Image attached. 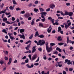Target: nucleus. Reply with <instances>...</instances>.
<instances>
[{"label":"nucleus","mask_w":74,"mask_h":74,"mask_svg":"<svg viewBox=\"0 0 74 74\" xmlns=\"http://www.w3.org/2000/svg\"><path fill=\"white\" fill-rule=\"evenodd\" d=\"M37 56L36 55H35L33 56L31 60H35V59L37 58Z\"/></svg>","instance_id":"nucleus-8"},{"label":"nucleus","mask_w":74,"mask_h":74,"mask_svg":"<svg viewBox=\"0 0 74 74\" xmlns=\"http://www.w3.org/2000/svg\"><path fill=\"white\" fill-rule=\"evenodd\" d=\"M30 42H31V40H29L25 44H29V43H30Z\"/></svg>","instance_id":"nucleus-40"},{"label":"nucleus","mask_w":74,"mask_h":74,"mask_svg":"<svg viewBox=\"0 0 74 74\" xmlns=\"http://www.w3.org/2000/svg\"><path fill=\"white\" fill-rule=\"evenodd\" d=\"M12 2H13V4H17V3H16V1H15V0H13L12 1Z\"/></svg>","instance_id":"nucleus-30"},{"label":"nucleus","mask_w":74,"mask_h":74,"mask_svg":"<svg viewBox=\"0 0 74 74\" xmlns=\"http://www.w3.org/2000/svg\"><path fill=\"white\" fill-rule=\"evenodd\" d=\"M38 11V9H37L36 8L34 9V11L35 12H37V11Z\"/></svg>","instance_id":"nucleus-34"},{"label":"nucleus","mask_w":74,"mask_h":74,"mask_svg":"<svg viewBox=\"0 0 74 74\" xmlns=\"http://www.w3.org/2000/svg\"><path fill=\"white\" fill-rule=\"evenodd\" d=\"M67 64H68V65L71 64V61L70 60H69V61L68 62Z\"/></svg>","instance_id":"nucleus-29"},{"label":"nucleus","mask_w":74,"mask_h":74,"mask_svg":"<svg viewBox=\"0 0 74 74\" xmlns=\"http://www.w3.org/2000/svg\"><path fill=\"white\" fill-rule=\"evenodd\" d=\"M3 41L4 42H7L8 41H7V40H4L3 39V38L2 39Z\"/></svg>","instance_id":"nucleus-37"},{"label":"nucleus","mask_w":74,"mask_h":74,"mask_svg":"<svg viewBox=\"0 0 74 74\" xmlns=\"http://www.w3.org/2000/svg\"><path fill=\"white\" fill-rule=\"evenodd\" d=\"M25 13V11L23 10V11H22L20 12V14H24Z\"/></svg>","instance_id":"nucleus-31"},{"label":"nucleus","mask_w":74,"mask_h":74,"mask_svg":"<svg viewBox=\"0 0 74 74\" xmlns=\"http://www.w3.org/2000/svg\"><path fill=\"white\" fill-rule=\"evenodd\" d=\"M60 13L61 14V15H63V16H64V14L63 13L62 11H61L60 12Z\"/></svg>","instance_id":"nucleus-53"},{"label":"nucleus","mask_w":74,"mask_h":74,"mask_svg":"<svg viewBox=\"0 0 74 74\" xmlns=\"http://www.w3.org/2000/svg\"><path fill=\"white\" fill-rule=\"evenodd\" d=\"M2 32H3V33H5V34H7V30L5 29H3L2 31Z\"/></svg>","instance_id":"nucleus-17"},{"label":"nucleus","mask_w":74,"mask_h":74,"mask_svg":"<svg viewBox=\"0 0 74 74\" xmlns=\"http://www.w3.org/2000/svg\"><path fill=\"white\" fill-rule=\"evenodd\" d=\"M28 57L29 58V60H31V58H32V56L31 55L29 54L28 55Z\"/></svg>","instance_id":"nucleus-47"},{"label":"nucleus","mask_w":74,"mask_h":74,"mask_svg":"<svg viewBox=\"0 0 74 74\" xmlns=\"http://www.w3.org/2000/svg\"><path fill=\"white\" fill-rule=\"evenodd\" d=\"M39 64L38 63H35L34 64V66H38Z\"/></svg>","instance_id":"nucleus-55"},{"label":"nucleus","mask_w":74,"mask_h":74,"mask_svg":"<svg viewBox=\"0 0 74 74\" xmlns=\"http://www.w3.org/2000/svg\"><path fill=\"white\" fill-rule=\"evenodd\" d=\"M31 43L32 42H31L28 45H27V47H25V49L26 50H29V49L30 48V46Z\"/></svg>","instance_id":"nucleus-10"},{"label":"nucleus","mask_w":74,"mask_h":74,"mask_svg":"<svg viewBox=\"0 0 74 74\" xmlns=\"http://www.w3.org/2000/svg\"><path fill=\"white\" fill-rule=\"evenodd\" d=\"M26 66L27 67V68H29V69H30L31 68H32L34 67V64H32L31 66L29 65V64H27Z\"/></svg>","instance_id":"nucleus-7"},{"label":"nucleus","mask_w":74,"mask_h":74,"mask_svg":"<svg viewBox=\"0 0 74 74\" xmlns=\"http://www.w3.org/2000/svg\"><path fill=\"white\" fill-rule=\"evenodd\" d=\"M11 62H12V58H10L9 60V62L8 63V64L10 65L11 63Z\"/></svg>","instance_id":"nucleus-11"},{"label":"nucleus","mask_w":74,"mask_h":74,"mask_svg":"<svg viewBox=\"0 0 74 74\" xmlns=\"http://www.w3.org/2000/svg\"><path fill=\"white\" fill-rule=\"evenodd\" d=\"M43 59L44 60H47V56H45L43 57Z\"/></svg>","instance_id":"nucleus-63"},{"label":"nucleus","mask_w":74,"mask_h":74,"mask_svg":"<svg viewBox=\"0 0 74 74\" xmlns=\"http://www.w3.org/2000/svg\"><path fill=\"white\" fill-rule=\"evenodd\" d=\"M57 40H58V41H61L62 40V38L61 36H58L57 38Z\"/></svg>","instance_id":"nucleus-13"},{"label":"nucleus","mask_w":74,"mask_h":74,"mask_svg":"<svg viewBox=\"0 0 74 74\" xmlns=\"http://www.w3.org/2000/svg\"><path fill=\"white\" fill-rule=\"evenodd\" d=\"M3 22H6L7 21V18L6 17H5L3 18Z\"/></svg>","instance_id":"nucleus-15"},{"label":"nucleus","mask_w":74,"mask_h":74,"mask_svg":"<svg viewBox=\"0 0 74 74\" xmlns=\"http://www.w3.org/2000/svg\"><path fill=\"white\" fill-rule=\"evenodd\" d=\"M8 35L10 36V38L11 39V41H13V40H15V38L14 37L11 36V35H12V33H8Z\"/></svg>","instance_id":"nucleus-3"},{"label":"nucleus","mask_w":74,"mask_h":74,"mask_svg":"<svg viewBox=\"0 0 74 74\" xmlns=\"http://www.w3.org/2000/svg\"><path fill=\"white\" fill-rule=\"evenodd\" d=\"M52 28H51V29H48L47 30V32H48V33H50L51 32V31L52 30Z\"/></svg>","instance_id":"nucleus-25"},{"label":"nucleus","mask_w":74,"mask_h":74,"mask_svg":"<svg viewBox=\"0 0 74 74\" xmlns=\"http://www.w3.org/2000/svg\"><path fill=\"white\" fill-rule=\"evenodd\" d=\"M58 44L59 45H60V46H61V45H63V44H64V43L60 42L58 43Z\"/></svg>","instance_id":"nucleus-32"},{"label":"nucleus","mask_w":74,"mask_h":74,"mask_svg":"<svg viewBox=\"0 0 74 74\" xmlns=\"http://www.w3.org/2000/svg\"><path fill=\"white\" fill-rule=\"evenodd\" d=\"M39 35V34H38V31H37L35 33V35L34 36L35 37H37V36H38Z\"/></svg>","instance_id":"nucleus-26"},{"label":"nucleus","mask_w":74,"mask_h":74,"mask_svg":"<svg viewBox=\"0 0 74 74\" xmlns=\"http://www.w3.org/2000/svg\"><path fill=\"white\" fill-rule=\"evenodd\" d=\"M34 20H35V18H34L31 22L32 25H33L34 24Z\"/></svg>","instance_id":"nucleus-20"},{"label":"nucleus","mask_w":74,"mask_h":74,"mask_svg":"<svg viewBox=\"0 0 74 74\" xmlns=\"http://www.w3.org/2000/svg\"><path fill=\"white\" fill-rule=\"evenodd\" d=\"M24 16H25V18H28L30 16V15L29 13H25Z\"/></svg>","instance_id":"nucleus-6"},{"label":"nucleus","mask_w":74,"mask_h":74,"mask_svg":"<svg viewBox=\"0 0 74 74\" xmlns=\"http://www.w3.org/2000/svg\"><path fill=\"white\" fill-rule=\"evenodd\" d=\"M45 45H46V50L47 51V52L49 53V46H48V42H46Z\"/></svg>","instance_id":"nucleus-4"},{"label":"nucleus","mask_w":74,"mask_h":74,"mask_svg":"<svg viewBox=\"0 0 74 74\" xmlns=\"http://www.w3.org/2000/svg\"><path fill=\"white\" fill-rule=\"evenodd\" d=\"M60 33L61 34H63V30L60 31Z\"/></svg>","instance_id":"nucleus-62"},{"label":"nucleus","mask_w":74,"mask_h":74,"mask_svg":"<svg viewBox=\"0 0 74 74\" xmlns=\"http://www.w3.org/2000/svg\"><path fill=\"white\" fill-rule=\"evenodd\" d=\"M39 9L40 10V12H43L44 11V9L42 8H39Z\"/></svg>","instance_id":"nucleus-22"},{"label":"nucleus","mask_w":74,"mask_h":74,"mask_svg":"<svg viewBox=\"0 0 74 74\" xmlns=\"http://www.w3.org/2000/svg\"><path fill=\"white\" fill-rule=\"evenodd\" d=\"M58 33L60 32L62 30V28L60 27H59L58 28Z\"/></svg>","instance_id":"nucleus-18"},{"label":"nucleus","mask_w":74,"mask_h":74,"mask_svg":"<svg viewBox=\"0 0 74 74\" xmlns=\"http://www.w3.org/2000/svg\"><path fill=\"white\" fill-rule=\"evenodd\" d=\"M66 24L65 26V29H67L68 27H69Z\"/></svg>","instance_id":"nucleus-56"},{"label":"nucleus","mask_w":74,"mask_h":74,"mask_svg":"<svg viewBox=\"0 0 74 74\" xmlns=\"http://www.w3.org/2000/svg\"><path fill=\"white\" fill-rule=\"evenodd\" d=\"M9 9L10 10H12V11L13 10H14V8H13V6H10L9 7Z\"/></svg>","instance_id":"nucleus-27"},{"label":"nucleus","mask_w":74,"mask_h":74,"mask_svg":"<svg viewBox=\"0 0 74 74\" xmlns=\"http://www.w3.org/2000/svg\"><path fill=\"white\" fill-rule=\"evenodd\" d=\"M33 34H32L29 37V38L30 39H32V38H33Z\"/></svg>","instance_id":"nucleus-43"},{"label":"nucleus","mask_w":74,"mask_h":74,"mask_svg":"<svg viewBox=\"0 0 74 74\" xmlns=\"http://www.w3.org/2000/svg\"><path fill=\"white\" fill-rule=\"evenodd\" d=\"M45 41H42L41 43L39 44V45H40V46H41L42 45H44V44H45Z\"/></svg>","instance_id":"nucleus-14"},{"label":"nucleus","mask_w":74,"mask_h":74,"mask_svg":"<svg viewBox=\"0 0 74 74\" xmlns=\"http://www.w3.org/2000/svg\"><path fill=\"white\" fill-rule=\"evenodd\" d=\"M5 14L6 15H9L10 14V12L7 13V12H5Z\"/></svg>","instance_id":"nucleus-45"},{"label":"nucleus","mask_w":74,"mask_h":74,"mask_svg":"<svg viewBox=\"0 0 74 74\" xmlns=\"http://www.w3.org/2000/svg\"><path fill=\"white\" fill-rule=\"evenodd\" d=\"M53 54H55L56 55V54H58V52H57V51H54L53 52Z\"/></svg>","instance_id":"nucleus-33"},{"label":"nucleus","mask_w":74,"mask_h":74,"mask_svg":"<svg viewBox=\"0 0 74 74\" xmlns=\"http://www.w3.org/2000/svg\"><path fill=\"white\" fill-rule=\"evenodd\" d=\"M51 21L52 23H54V19H52Z\"/></svg>","instance_id":"nucleus-54"},{"label":"nucleus","mask_w":74,"mask_h":74,"mask_svg":"<svg viewBox=\"0 0 74 74\" xmlns=\"http://www.w3.org/2000/svg\"><path fill=\"white\" fill-rule=\"evenodd\" d=\"M5 23H7V24H10L11 23L9 21H6L5 22Z\"/></svg>","instance_id":"nucleus-52"},{"label":"nucleus","mask_w":74,"mask_h":74,"mask_svg":"<svg viewBox=\"0 0 74 74\" xmlns=\"http://www.w3.org/2000/svg\"><path fill=\"white\" fill-rule=\"evenodd\" d=\"M71 22H70L68 24V26L69 27L70 25H71Z\"/></svg>","instance_id":"nucleus-60"},{"label":"nucleus","mask_w":74,"mask_h":74,"mask_svg":"<svg viewBox=\"0 0 74 74\" xmlns=\"http://www.w3.org/2000/svg\"><path fill=\"white\" fill-rule=\"evenodd\" d=\"M38 37L41 38H43L44 37V36L43 35H39L38 36Z\"/></svg>","instance_id":"nucleus-21"},{"label":"nucleus","mask_w":74,"mask_h":74,"mask_svg":"<svg viewBox=\"0 0 74 74\" xmlns=\"http://www.w3.org/2000/svg\"><path fill=\"white\" fill-rule=\"evenodd\" d=\"M70 5V3H66V5H67V6H69V5Z\"/></svg>","instance_id":"nucleus-51"},{"label":"nucleus","mask_w":74,"mask_h":74,"mask_svg":"<svg viewBox=\"0 0 74 74\" xmlns=\"http://www.w3.org/2000/svg\"><path fill=\"white\" fill-rule=\"evenodd\" d=\"M3 52L4 53H5V54L6 55H8V52L7 51H5L3 50Z\"/></svg>","instance_id":"nucleus-24"},{"label":"nucleus","mask_w":74,"mask_h":74,"mask_svg":"<svg viewBox=\"0 0 74 74\" xmlns=\"http://www.w3.org/2000/svg\"><path fill=\"white\" fill-rule=\"evenodd\" d=\"M69 12H66L65 13H64V15H69Z\"/></svg>","instance_id":"nucleus-36"},{"label":"nucleus","mask_w":74,"mask_h":74,"mask_svg":"<svg viewBox=\"0 0 74 74\" xmlns=\"http://www.w3.org/2000/svg\"><path fill=\"white\" fill-rule=\"evenodd\" d=\"M25 32V29H21L20 30V33H23Z\"/></svg>","instance_id":"nucleus-19"},{"label":"nucleus","mask_w":74,"mask_h":74,"mask_svg":"<svg viewBox=\"0 0 74 74\" xmlns=\"http://www.w3.org/2000/svg\"><path fill=\"white\" fill-rule=\"evenodd\" d=\"M15 20V18L14 17H12V20L13 21H14Z\"/></svg>","instance_id":"nucleus-48"},{"label":"nucleus","mask_w":74,"mask_h":74,"mask_svg":"<svg viewBox=\"0 0 74 74\" xmlns=\"http://www.w3.org/2000/svg\"><path fill=\"white\" fill-rule=\"evenodd\" d=\"M36 46H34L32 48V53H33L34 52H35L36 51Z\"/></svg>","instance_id":"nucleus-9"},{"label":"nucleus","mask_w":74,"mask_h":74,"mask_svg":"<svg viewBox=\"0 0 74 74\" xmlns=\"http://www.w3.org/2000/svg\"><path fill=\"white\" fill-rule=\"evenodd\" d=\"M38 49L39 51H40V52H41V51H42V49H41V48H38Z\"/></svg>","instance_id":"nucleus-49"},{"label":"nucleus","mask_w":74,"mask_h":74,"mask_svg":"<svg viewBox=\"0 0 74 74\" xmlns=\"http://www.w3.org/2000/svg\"><path fill=\"white\" fill-rule=\"evenodd\" d=\"M73 15V12H69V16H72Z\"/></svg>","instance_id":"nucleus-16"},{"label":"nucleus","mask_w":74,"mask_h":74,"mask_svg":"<svg viewBox=\"0 0 74 74\" xmlns=\"http://www.w3.org/2000/svg\"><path fill=\"white\" fill-rule=\"evenodd\" d=\"M39 26H41V27H43V24L41 23H40L39 24Z\"/></svg>","instance_id":"nucleus-44"},{"label":"nucleus","mask_w":74,"mask_h":74,"mask_svg":"<svg viewBox=\"0 0 74 74\" xmlns=\"http://www.w3.org/2000/svg\"><path fill=\"white\" fill-rule=\"evenodd\" d=\"M25 63H29V59L28 58H27L26 60H25Z\"/></svg>","instance_id":"nucleus-35"},{"label":"nucleus","mask_w":74,"mask_h":74,"mask_svg":"<svg viewBox=\"0 0 74 74\" xmlns=\"http://www.w3.org/2000/svg\"><path fill=\"white\" fill-rule=\"evenodd\" d=\"M52 18V17H49L47 19L48 20H51Z\"/></svg>","instance_id":"nucleus-46"},{"label":"nucleus","mask_w":74,"mask_h":74,"mask_svg":"<svg viewBox=\"0 0 74 74\" xmlns=\"http://www.w3.org/2000/svg\"><path fill=\"white\" fill-rule=\"evenodd\" d=\"M13 63H18V61H17V60H15Z\"/></svg>","instance_id":"nucleus-58"},{"label":"nucleus","mask_w":74,"mask_h":74,"mask_svg":"<svg viewBox=\"0 0 74 74\" xmlns=\"http://www.w3.org/2000/svg\"><path fill=\"white\" fill-rule=\"evenodd\" d=\"M4 59L6 60H8V58L6 56L4 57Z\"/></svg>","instance_id":"nucleus-42"},{"label":"nucleus","mask_w":74,"mask_h":74,"mask_svg":"<svg viewBox=\"0 0 74 74\" xmlns=\"http://www.w3.org/2000/svg\"><path fill=\"white\" fill-rule=\"evenodd\" d=\"M4 13L5 14V12H4L3 10H2L0 14H4Z\"/></svg>","instance_id":"nucleus-57"},{"label":"nucleus","mask_w":74,"mask_h":74,"mask_svg":"<svg viewBox=\"0 0 74 74\" xmlns=\"http://www.w3.org/2000/svg\"><path fill=\"white\" fill-rule=\"evenodd\" d=\"M62 73L63 74H67V73H66V72L65 71H63Z\"/></svg>","instance_id":"nucleus-64"},{"label":"nucleus","mask_w":74,"mask_h":74,"mask_svg":"<svg viewBox=\"0 0 74 74\" xmlns=\"http://www.w3.org/2000/svg\"><path fill=\"white\" fill-rule=\"evenodd\" d=\"M22 35L21 34H19L18 35V36H19L20 37V38H23L24 40H25V35H24V34L23 33H22Z\"/></svg>","instance_id":"nucleus-5"},{"label":"nucleus","mask_w":74,"mask_h":74,"mask_svg":"<svg viewBox=\"0 0 74 74\" xmlns=\"http://www.w3.org/2000/svg\"><path fill=\"white\" fill-rule=\"evenodd\" d=\"M40 14L41 15V17L42 19H41V21L43 22H44L45 21V16H46V14H47V12H42L40 13Z\"/></svg>","instance_id":"nucleus-1"},{"label":"nucleus","mask_w":74,"mask_h":74,"mask_svg":"<svg viewBox=\"0 0 74 74\" xmlns=\"http://www.w3.org/2000/svg\"><path fill=\"white\" fill-rule=\"evenodd\" d=\"M51 45L50 47H49V53L51 52V51L52 50V47H53L54 45H55L56 44L55 43H51L50 44Z\"/></svg>","instance_id":"nucleus-2"},{"label":"nucleus","mask_w":74,"mask_h":74,"mask_svg":"<svg viewBox=\"0 0 74 74\" xmlns=\"http://www.w3.org/2000/svg\"><path fill=\"white\" fill-rule=\"evenodd\" d=\"M67 40L66 42L67 44H69V36H67L66 37Z\"/></svg>","instance_id":"nucleus-23"},{"label":"nucleus","mask_w":74,"mask_h":74,"mask_svg":"<svg viewBox=\"0 0 74 74\" xmlns=\"http://www.w3.org/2000/svg\"><path fill=\"white\" fill-rule=\"evenodd\" d=\"M32 5H33V4H32V3H30V4H29L28 5V6L29 7H32Z\"/></svg>","instance_id":"nucleus-59"},{"label":"nucleus","mask_w":74,"mask_h":74,"mask_svg":"<svg viewBox=\"0 0 74 74\" xmlns=\"http://www.w3.org/2000/svg\"><path fill=\"white\" fill-rule=\"evenodd\" d=\"M69 42H70V43H71L72 44V45H73V44H74V41H70Z\"/></svg>","instance_id":"nucleus-61"},{"label":"nucleus","mask_w":74,"mask_h":74,"mask_svg":"<svg viewBox=\"0 0 74 74\" xmlns=\"http://www.w3.org/2000/svg\"><path fill=\"white\" fill-rule=\"evenodd\" d=\"M57 63L58 64H61V63H63V61H60V62H58Z\"/></svg>","instance_id":"nucleus-41"},{"label":"nucleus","mask_w":74,"mask_h":74,"mask_svg":"<svg viewBox=\"0 0 74 74\" xmlns=\"http://www.w3.org/2000/svg\"><path fill=\"white\" fill-rule=\"evenodd\" d=\"M4 61H3V60H1L0 61V63L1 64V65H2V64L4 63Z\"/></svg>","instance_id":"nucleus-38"},{"label":"nucleus","mask_w":74,"mask_h":74,"mask_svg":"<svg viewBox=\"0 0 74 74\" xmlns=\"http://www.w3.org/2000/svg\"><path fill=\"white\" fill-rule=\"evenodd\" d=\"M34 42L36 44H37V45H40L39 43H38V42L37 40H34Z\"/></svg>","instance_id":"nucleus-28"},{"label":"nucleus","mask_w":74,"mask_h":74,"mask_svg":"<svg viewBox=\"0 0 74 74\" xmlns=\"http://www.w3.org/2000/svg\"><path fill=\"white\" fill-rule=\"evenodd\" d=\"M1 8H3V7H4V3H2L1 5H0Z\"/></svg>","instance_id":"nucleus-39"},{"label":"nucleus","mask_w":74,"mask_h":74,"mask_svg":"<svg viewBox=\"0 0 74 74\" xmlns=\"http://www.w3.org/2000/svg\"><path fill=\"white\" fill-rule=\"evenodd\" d=\"M16 11H20V8H18L16 9Z\"/></svg>","instance_id":"nucleus-50"},{"label":"nucleus","mask_w":74,"mask_h":74,"mask_svg":"<svg viewBox=\"0 0 74 74\" xmlns=\"http://www.w3.org/2000/svg\"><path fill=\"white\" fill-rule=\"evenodd\" d=\"M50 8H51L52 9H53V8H55V5L54 4H51L49 5Z\"/></svg>","instance_id":"nucleus-12"}]
</instances>
